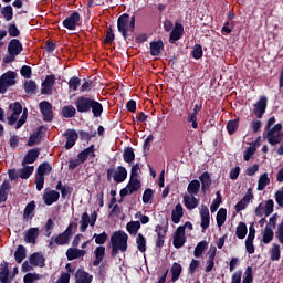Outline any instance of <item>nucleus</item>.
I'll return each mask as SVG.
<instances>
[{"instance_id": "f257e3e1", "label": "nucleus", "mask_w": 283, "mask_h": 283, "mask_svg": "<svg viewBox=\"0 0 283 283\" xmlns=\"http://www.w3.org/2000/svg\"><path fill=\"white\" fill-rule=\"evenodd\" d=\"M127 240H129V235L123 231L114 232L111 237L112 244V255L116 258L118 255V251L125 253L127 251Z\"/></svg>"}, {"instance_id": "f03ea898", "label": "nucleus", "mask_w": 283, "mask_h": 283, "mask_svg": "<svg viewBox=\"0 0 283 283\" xmlns=\"http://www.w3.org/2000/svg\"><path fill=\"white\" fill-rule=\"evenodd\" d=\"M118 32H120L124 39H127L132 32H134V28H136V17H129V14L124 13L117 20Z\"/></svg>"}, {"instance_id": "7ed1b4c3", "label": "nucleus", "mask_w": 283, "mask_h": 283, "mask_svg": "<svg viewBox=\"0 0 283 283\" xmlns=\"http://www.w3.org/2000/svg\"><path fill=\"white\" fill-rule=\"evenodd\" d=\"M21 52H23V44H21V41L18 39L11 40L8 45L9 55L4 57V63H12Z\"/></svg>"}, {"instance_id": "20e7f679", "label": "nucleus", "mask_w": 283, "mask_h": 283, "mask_svg": "<svg viewBox=\"0 0 283 283\" xmlns=\"http://www.w3.org/2000/svg\"><path fill=\"white\" fill-rule=\"evenodd\" d=\"M265 138L272 147H274V145H280L283 138L282 124H276L274 127L268 128Z\"/></svg>"}, {"instance_id": "39448f33", "label": "nucleus", "mask_w": 283, "mask_h": 283, "mask_svg": "<svg viewBox=\"0 0 283 283\" xmlns=\"http://www.w3.org/2000/svg\"><path fill=\"white\" fill-rule=\"evenodd\" d=\"M17 85V73L9 71L0 77V94H6L9 87Z\"/></svg>"}, {"instance_id": "423d86ee", "label": "nucleus", "mask_w": 283, "mask_h": 283, "mask_svg": "<svg viewBox=\"0 0 283 283\" xmlns=\"http://www.w3.org/2000/svg\"><path fill=\"white\" fill-rule=\"evenodd\" d=\"M52 171V166L48 163H43L38 168V174L35 177V185L38 191H41L43 189V185H45V175L50 174Z\"/></svg>"}, {"instance_id": "0eeeda50", "label": "nucleus", "mask_w": 283, "mask_h": 283, "mask_svg": "<svg viewBox=\"0 0 283 283\" xmlns=\"http://www.w3.org/2000/svg\"><path fill=\"white\" fill-rule=\"evenodd\" d=\"M23 112V106H21V103L15 102L13 104L9 105V111H8V124L9 125H14L17 120H19V116H21Z\"/></svg>"}, {"instance_id": "6e6552de", "label": "nucleus", "mask_w": 283, "mask_h": 283, "mask_svg": "<svg viewBox=\"0 0 283 283\" xmlns=\"http://www.w3.org/2000/svg\"><path fill=\"white\" fill-rule=\"evenodd\" d=\"M74 227L76 226L71 223L60 235L51 238L50 247H52L54 243L60 245L67 244L70 242V238H72V229Z\"/></svg>"}, {"instance_id": "1a4fd4ad", "label": "nucleus", "mask_w": 283, "mask_h": 283, "mask_svg": "<svg viewBox=\"0 0 283 283\" xmlns=\"http://www.w3.org/2000/svg\"><path fill=\"white\" fill-rule=\"evenodd\" d=\"M112 176L115 182H125L127 180V169L123 166H118L115 170L108 169L107 177L111 178Z\"/></svg>"}, {"instance_id": "9d476101", "label": "nucleus", "mask_w": 283, "mask_h": 283, "mask_svg": "<svg viewBox=\"0 0 283 283\" xmlns=\"http://www.w3.org/2000/svg\"><path fill=\"white\" fill-rule=\"evenodd\" d=\"M94 99L85 97V96H80L75 101V107L80 114H87L90 109H92V102Z\"/></svg>"}, {"instance_id": "9b49d317", "label": "nucleus", "mask_w": 283, "mask_h": 283, "mask_svg": "<svg viewBox=\"0 0 283 283\" xmlns=\"http://www.w3.org/2000/svg\"><path fill=\"white\" fill-rule=\"evenodd\" d=\"M140 189V180L138 178H130L127 186L120 190V196L125 198V196H132V193L138 191Z\"/></svg>"}, {"instance_id": "f8f14e48", "label": "nucleus", "mask_w": 283, "mask_h": 283, "mask_svg": "<svg viewBox=\"0 0 283 283\" xmlns=\"http://www.w3.org/2000/svg\"><path fill=\"white\" fill-rule=\"evenodd\" d=\"M187 242V237L185 235V227H178L174 233L172 244L175 249H182Z\"/></svg>"}, {"instance_id": "ddd939ff", "label": "nucleus", "mask_w": 283, "mask_h": 283, "mask_svg": "<svg viewBox=\"0 0 283 283\" xmlns=\"http://www.w3.org/2000/svg\"><path fill=\"white\" fill-rule=\"evenodd\" d=\"M266 96L260 97L258 103L254 104L253 114L256 116V118H262L264 116V113L266 112V104H268Z\"/></svg>"}, {"instance_id": "4468645a", "label": "nucleus", "mask_w": 283, "mask_h": 283, "mask_svg": "<svg viewBox=\"0 0 283 283\" xmlns=\"http://www.w3.org/2000/svg\"><path fill=\"white\" fill-rule=\"evenodd\" d=\"M80 21L81 14H78V12H73L63 21V25L66 28V30H76V25H78Z\"/></svg>"}, {"instance_id": "2eb2a0df", "label": "nucleus", "mask_w": 283, "mask_h": 283, "mask_svg": "<svg viewBox=\"0 0 283 283\" xmlns=\"http://www.w3.org/2000/svg\"><path fill=\"white\" fill-rule=\"evenodd\" d=\"M251 200H253V190L249 188L245 196L235 205V211H244Z\"/></svg>"}, {"instance_id": "dca6fc26", "label": "nucleus", "mask_w": 283, "mask_h": 283, "mask_svg": "<svg viewBox=\"0 0 283 283\" xmlns=\"http://www.w3.org/2000/svg\"><path fill=\"white\" fill-rule=\"evenodd\" d=\"M216 253H218V249L214 245H211L209 251H208V261H207V266L205 269L206 273H211L213 271V268L216 266Z\"/></svg>"}, {"instance_id": "f3484780", "label": "nucleus", "mask_w": 283, "mask_h": 283, "mask_svg": "<svg viewBox=\"0 0 283 283\" xmlns=\"http://www.w3.org/2000/svg\"><path fill=\"white\" fill-rule=\"evenodd\" d=\"M200 217H201V229L203 231H207L211 222V216L209 214V208H207V206L205 205L200 207Z\"/></svg>"}, {"instance_id": "a211bd4d", "label": "nucleus", "mask_w": 283, "mask_h": 283, "mask_svg": "<svg viewBox=\"0 0 283 283\" xmlns=\"http://www.w3.org/2000/svg\"><path fill=\"white\" fill-rule=\"evenodd\" d=\"M64 136L66 138L65 148L66 149H72V147H74V145H76V140H78V134L74 129H67L64 133Z\"/></svg>"}, {"instance_id": "6ab92c4d", "label": "nucleus", "mask_w": 283, "mask_h": 283, "mask_svg": "<svg viewBox=\"0 0 283 283\" xmlns=\"http://www.w3.org/2000/svg\"><path fill=\"white\" fill-rule=\"evenodd\" d=\"M94 227L96 224V214H92V218H90V214L87 212H84L82 214L81 219V231H87V227Z\"/></svg>"}, {"instance_id": "aec40b11", "label": "nucleus", "mask_w": 283, "mask_h": 283, "mask_svg": "<svg viewBox=\"0 0 283 283\" xmlns=\"http://www.w3.org/2000/svg\"><path fill=\"white\" fill-rule=\"evenodd\" d=\"M59 198H61V195L59 193V191L49 190V189H46V190L44 191L43 200H44V202H45L48 206L54 205V202H57V201H59Z\"/></svg>"}, {"instance_id": "412c9836", "label": "nucleus", "mask_w": 283, "mask_h": 283, "mask_svg": "<svg viewBox=\"0 0 283 283\" xmlns=\"http://www.w3.org/2000/svg\"><path fill=\"white\" fill-rule=\"evenodd\" d=\"M39 228H30L24 232V242L28 244H36V239L39 238Z\"/></svg>"}, {"instance_id": "4be33fe9", "label": "nucleus", "mask_w": 283, "mask_h": 283, "mask_svg": "<svg viewBox=\"0 0 283 283\" xmlns=\"http://www.w3.org/2000/svg\"><path fill=\"white\" fill-rule=\"evenodd\" d=\"M29 262L32 264V266H39L40 269H43V266H45V256H43L42 253L35 252L30 255Z\"/></svg>"}, {"instance_id": "5701e85b", "label": "nucleus", "mask_w": 283, "mask_h": 283, "mask_svg": "<svg viewBox=\"0 0 283 283\" xmlns=\"http://www.w3.org/2000/svg\"><path fill=\"white\" fill-rule=\"evenodd\" d=\"M40 109L44 120L50 122L52 120V118H54V115L52 114V104H50L49 102L40 103Z\"/></svg>"}, {"instance_id": "b1692460", "label": "nucleus", "mask_w": 283, "mask_h": 283, "mask_svg": "<svg viewBox=\"0 0 283 283\" xmlns=\"http://www.w3.org/2000/svg\"><path fill=\"white\" fill-rule=\"evenodd\" d=\"M54 81H56V77L54 75H48L42 83L41 92L42 94H52V87H54Z\"/></svg>"}, {"instance_id": "393cba45", "label": "nucleus", "mask_w": 283, "mask_h": 283, "mask_svg": "<svg viewBox=\"0 0 283 283\" xmlns=\"http://www.w3.org/2000/svg\"><path fill=\"white\" fill-rule=\"evenodd\" d=\"M184 205L189 211L196 209L200 201L193 195H184Z\"/></svg>"}, {"instance_id": "a878e982", "label": "nucleus", "mask_w": 283, "mask_h": 283, "mask_svg": "<svg viewBox=\"0 0 283 283\" xmlns=\"http://www.w3.org/2000/svg\"><path fill=\"white\" fill-rule=\"evenodd\" d=\"M85 253H87L85 250L69 248L66 251V258L67 260H78V258H84Z\"/></svg>"}, {"instance_id": "bb28decb", "label": "nucleus", "mask_w": 283, "mask_h": 283, "mask_svg": "<svg viewBox=\"0 0 283 283\" xmlns=\"http://www.w3.org/2000/svg\"><path fill=\"white\" fill-rule=\"evenodd\" d=\"M75 283H92V275L83 270H77L75 273Z\"/></svg>"}, {"instance_id": "cd10ccee", "label": "nucleus", "mask_w": 283, "mask_h": 283, "mask_svg": "<svg viewBox=\"0 0 283 283\" xmlns=\"http://www.w3.org/2000/svg\"><path fill=\"white\" fill-rule=\"evenodd\" d=\"M39 149H31L27 153L25 157L23 158L22 165H32L39 158Z\"/></svg>"}, {"instance_id": "c85d7f7f", "label": "nucleus", "mask_w": 283, "mask_h": 283, "mask_svg": "<svg viewBox=\"0 0 283 283\" xmlns=\"http://www.w3.org/2000/svg\"><path fill=\"white\" fill-rule=\"evenodd\" d=\"M280 258H282V250L280 244L274 243L270 250V260H272V262H280Z\"/></svg>"}, {"instance_id": "c756f323", "label": "nucleus", "mask_w": 283, "mask_h": 283, "mask_svg": "<svg viewBox=\"0 0 283 283\" xmlns=\"http://www.w3.org/2000/svg\"><path fill=\"white\" fill-rule=\"evenodd\" d=\"M182 216H185V213L182 212V205L178 203L171 212L172 222L175 224L180 223V220H182Z\"/></svg>"}, {"instance_id": "7c9ffc66", "label": "nucleus", "mask_w": 283, "mask_h": 283, "mask_svg": "<svg viewBox=\"0 0 283 283\" xmlns=\"http://www.w3.org/2000/svg\"><path fill=\"white\" fill-rule=\"evenodd\" d=\"M19 177L22 180H28L31 174H34V166H28L27 164L22 165V168L18 170Z\"/></svg>"}, {"instance_id": "2f4dec72", "label": "nucleus", "mask_w": 283, "mask_h": 283, "mask_svg": "<svg viewBox=\"0 0 283 283\" xmlns=\"http://www.w3.org/2000/svg\"><path fill=\"white\" fill-rule=\"evenodd\" d=\"M163 48H165V44L163 41H156L150 43V54L151 56H160L163 54Z\"/></svg>"}, {"instance_id": "473e14b6", "label": "nucleus", "mask_w": 283, "mask_h": 283, "mask_svg": "<svg viewBox=\"0 0 283 283\" xmlns=\"http://www.w3.org/2000/svg\"><path fill=\"white\" fill-rule=\"evenodd\" d=\"M185 28L180 23H176L174 30L170 32V41H178L182 36Z\"/></svg>"}, {"instance_id": "72a5a7b5", "label": "nucleus", "mask_w": 283, "mask_h": 283, "mask_svg": "<svg viewBox=\"0 0 283 283\" xmlns=\"http://www.w3.org/2000/svg\"><path fill=\"white\" fill-rule=\"evenodd\" d=\"M95 253V260L93 262V264L95 266H98V264H101V262H103L104 258H105V247L99 245L95 249L94 251Z\"/></svg>"}, {"instance_id": "f704fd0d", "label": "nucleus", "mask_w": 283, "mask_h": 283, "mask_svg": "<svg viewBox=\"0 0 283 283\" xmlns=\"http://www.w3.org/2000/svg\"><path fill=\"white\" fill-rule=\"evenodd\" d=\"M269 185H271V179L269 178V174L264 172L259 177L258 191H264Z\"/></svg>"}, {"instance_id": "c9c22d12", "label": "nucleus", "mask_w": 283, "mask_h": 283, "mask_svg": "<svg viewBox=\"0 0 283 283\" xmlns=\"http://www.w3.org/2000/svg\"><path fill=\"white\" fill-rule=\"evenodd\" d=\"M87 158H94V146H90L84 151L80 153L77 160L83 164L87 160Z\"/></svg>"}, {"instance_id": "e433bc0d", "label": "nucleus", "mask_w": 283, "mask_h": 283, "mask_svg": "<svg viewBox=\"0 0 283 283\" xmlns=\"http://www.w3.org/2000/svg\"><path fill=\"white\" fill-rule=\"evenodd\" d=\"M43 275L36 273V272H29L24 275L23 282L24 283H36L39 280H42Z\"/></svg>"}, {"instance_id": "4c0bfd02", "label": "nucleus", "mask_w": 283, "mask_h": 283, "mask_svg": "<svg viewBox=\"0 0 283 283\" xmlns=\"http://www.w3.org/2000/svg\"><path fill=\"white\" fill-rule=\"evenodd\" d=\"M126 230L130 235H136L140 231V221H130L126 224Z\"/></svg>"}, {"instance_id": "58836bf2", "label": "nucleus", "mask_w": 283, "mask_h": 283, "mask_svg": "<svg viewBox=\"0 0 283 283\" xmlns=\"http://www.w3.org/2000/svg\"><path fill=\"white\" fill-rule=\"evenodd\" d=\"M227 222V209L220 208L217 212V226L222 229V226Z\"/></svg>"}, {"instance_id": "ea45409f", "label": "nucleus", "mask_w": 283, "mask_h": 283, "mask_svg": "<svg viewBox=\"0 0 283 283\" xmlns=\"http://www.w3.org/2000/svg\"><path fill=\"white\" fill-rule=\"evenodd\" d=\"M187 191L190 196H198V192L200 191V182L196 179L190 181Z\"/></svg>"}, {"instance_id": "a19ab883", "label": "nucleus", "mask_w": 283, "mask_h": 283, "mask_svg": "<svg viewBox=\"0 0 283 283\" xmlns=\"http://www.w3.org/2000/svg\"><path fill=\"white\" fill-rule=\"evenodd\" d=\"M8 191H10V182L4 181L0 187V205L8 200Z\"/></svg>"}, {"instance_id": "79ce46f5", "label": "nucleus", "mask_w": 283, "mask_h": 283, "mask_svg": "<svg viewBox=\"0 0 283 283\" xmlns=\"http://www.w3.org/2000/svg\"><path fill=\"white\" fill-rule=\"evenodd\" d=\"M91 109L95 118H99V116L103 114V105L94 99L91 103Z\"/></svg>"}, {"instance_id": "37998d69", "label": "nucleus", "mask_w": 283, "mask_h": 283, "mask_svg": "<svg viewBox=\"0 0 283 283\" xmlns=\"http://www.w3.org/2000/svg\"><path fill=\"white\" fill-rule=\"evenodd\" d=\"M207 247H209V243H207V241L199 242L195 248V252H193L195 258H201L202 253L207 251Z\"/></svg>"}, {"instance_id": "c03bdc74", "label": "nucleus", "mask_w": 283, "mask_h": 283, "mask_svg": "<svg viewBox=\"0 0 283 283\" xmlns=\"http://www.w3.org/2000/svg\"><path fill=\"white\" fill-rule=\"evenodd\" d=\"M247 223L240 222L235 230V235L239 238V240H244L247 238Z\"/></svg>"}, {"instance_id": "a18cd8bd", "label": "nucleus", "mask_w": 283, "mask_h": 283, "mask_svg": "<svg viewBox=\"0 0 283 283\" xmlns=\"http://www.w3.org/2000/svg\"><path fill=\"white\" fill-rule=\"evenodd\" d=\"M136 244H137V249H138V251H140V253H145V251H147V240H145V237L143 234L139 233L137 235Z\"/></svg>"}, {"instance_id": "49530a36", "label": "nucleus", "mask_w": 283, "mask_h": 283, "mask_svg": "<svg viewBox=\"0 0 283 283\" xmlns=\"http://www.w3.org/2000/svg\"><path fill=\"white\" fill-rule=\"evenodd\" d=\"M199 180L201 181L202 185V191H207L209 187L211 186V177L209 176V172H203L200 177Z\"/></svg>"}, {"instance_id": "de8ad7c7", "label": "nucleus", "mask_w": 283, "mask_h": 283, "mask_svg": "<svg viewBox=\"0 0 283 283\" xmlns=\"http://www.w3.org/2000/svg\"><path fill=\"white\" fill-rule=\"evenodd\" d=\"M10 275V270L8 269V263L1 264L0 268V282L8 283V277Z\"/></svg>"}, {"instance_id": "09e8293b", "label": "nucleus", "mask_w": 283, "mask_h": 283, "mask_svg": "<svg viewBox=\"0 0 283 283\" xmlns=\"http://www.w3.org/2000/svg\"><path fill=\"white\" fill-rule=\"evenodd\" d=\"M14 258L18 264H21L23 260H25V247L19 245L18 249L14 252Z\"/></svg>"}, {"instance_id": "8fccbe9b", "label": "nucleus", "mask_w": 283, "mask_h": 283, "mask_svg": "<svg viewBox=\"0 0 283 283\" xmlns=\"http://www.w3.org/2000/svg\"><path fill=\"white\" fill-rule=\"evenodd\" d=\"M275 234L273 233V229L271 227L266 226L263 232V243L269 244L270 242L273 241V237Z\"/></svg>"}, {"instance_id": "3c124183", "label": "nucleus", "mask_w": 283, "mask_h": 283, "mask_svg": "<svg viewBox=\"0 0 283 283\" xmlns=\"http://www.w3.org/2000/svg\"><path fill=\"white\" fill-rule=\"evenodd\" d=\"M255 151H258V148L255 147V144H250V146L247 148L243 158L247 163H249V160H251V158H253V156L255 155Z\"/></svg>"}, {"instance_id": "603ef678", "label": "nucleus", "mask_w": 283, "mask_h": 283, "mask_svg": "<svg viewBox=\"0 0 283 283\" xmlns=\"http://www.w3.org/2000/svg\"><path fill=\"white\" fill-rule=\"evenodd\" d=\"M170 271L172 274V282H176L178 281V277H180V273H182V265L174 263Z\"/></svg>"}, {"instance_id": "864d4df0", "label": "nucleus", "mask_w": 283, "mask_h": 283, "mask_svg": "<svg viewBox=\"0 0 283 283\" xmlns=\"http://www.w3.org/2000/svg\"><path fill=\"white\" fill-rule=\"evenodd\" d=\"M62 114L64 118H73V116H76V108L72 105L64 106L62 108Z\"/></svg>"}, {"instance_id": "5fc2aeb1", "label": "nucleus", "mask_w": 283, "mask_h": 283, "mask_svg": "<svg viewBox=\"0 0 283 283\" xmlns=\"http://www.w3.org/2000/svg\"><path fill=\"white\" fill-rule=\"evenodd\" d=\"M24 91L27 94H35L36 92V82L29 80L24 83Z\"/></svg>"}, {"instance_id": "6e6d98bb", "label": "nucleus", "mask_w": 283, "mask_h": 283, "mask_svg": "<svg viewBox=\"0 0 283 283\" xmlns=\"http://www.w3.org/2000/svg\"><path fill=\"white\" fill-rule=\"evenodd\" d=\"M123 158L125 163H134L136 155L134 154L133 148H126L123 154Z\"/></svg>"}, {"instance_id": "4d7b16f0", "label": "nucleus", "mask_w": 283, "mask_h": 283, "mask_svg": "<svg viewBox=\"0 0 283 283\" xmlns=\"http://www.w3.org/2000/svg\"><path fill=\"white\" fill-rule=\"evenodd\" d=\"M220 205H222V195H220V192H217V198L210 206L211 213H216V211H218V209L220 208Z\"/></svg>"}, {"instance_id": "13d9d810", "label": "nucleus", "mask_w": 283, "mask_h": 283, "mask_svg": "<svg viewBox=\"0 0 283 283\" xmlns=\"http://www.w3.org/2000/svg\"><path fill=\"white\" fill-rule=\"evenodd\" d=\"M1 14L4 17L6 21H12V17H14V12L12 11L11 6H7L1 9Z\"/></svg>"}, {"instance_id": "bf43d9fd", "label": "nucleus", "mask_w": 283, "mask_h": 283, "mask_svg": "<svg viewBox=\"0 0 283 283\" xmlns=\"http://www.w3.org/2000/svg\"><path fill=\"white\" fill-rule=\"evenodd\" d=\"M238 127H240V122L238 119L228 122L227 129L230 135H233L234 132H238Z\"/></svg>"}, {"instance_id": "052dcab7", "label": "nucleus", "mask_w": 283, "mask_h": 283, "mask_svg": "<svg viewBox=\"0 0 283 283\" xmlns=\"http://www.w3.org/2000/svg\"><path fill=\"white\" fill-rule=\"evenodd\" d=\"M198 115L197 111L195 109L192 113L188 114L187 122L191 123L193 129H198Z\"/></svg>"}, {"instance_id": "680f3d73", "label": "nucleus", "mask_w": 283, "mask_h": 283, "mask_svg": "<svg viewBox=\"0 0 283 283\" xmlns=\"http://www.w3.org/2000/svg\"><path fill=\"white\" fill-rule=\"evenodd\" d=\"M274 206L275 203L273 202L272 199H269L268 201H265V203H263L265 218L271 216V213H273Z\"/></svg>"}, {"instance_id": "e2e57ef3", "label": "nucleus", "mask_w": 283, "mask_h": 283, "mask_svg": "<svg viewBox=\"0 0 283 283\" xmlns=\"http://www.w3.org/2000/svg\"><path fill=\"white\" fill-rule=\"evenodd\" d=\"M34 209H36V203L34 201L29 202L24 209V218H30L34 213Z\"/></svg>"}, {"instance_id": "0e129e2a", "label": "nucleus", "mask_w": 283, "mask_h": 283, "mask_svg": "<svg viewBox=\"0 0 283 283\" xmlns=\"http://www.w3.org/2000/svg\"><path fill=\"white\" fill-rule=\"evenodd\" d=\"M251 282H253V268L248 266L245 269L242 283H251Z\"/></svg>"}, {"instance_id": "69168bd1", "label": "nucleus", "mask_w": 283, "mask_h": 283, "mask_svg": "<svg viewBox=\"0 0 283 283\" xmlns=\"http://www.w3.org/2000/svg\"><path fill=\"white\" fill-rule=\"evenodd\" d=\"M193 59H202V46L200 44H196L192 50Z\"/></svg>"}, {"instance_id": "338daca9", "label": "nucleus", "mask_w": 283, "mask_h": 283, "mask_svg": "<svg viewBox=\"0 0 283 283\" xmlns=\"http://www.w3.org/2000/svg\"><path fill=\"white\" fill-rule=\"evenodd\" d=\"M276 239L281 244H283V222H281L276 230Z\"/></svg>"}, {"instance_id": "774afa93", "label": "nucleus", "mask_w": 283, "mask_h": 283, "mask_svg": "<svg viewBox=\"0 0 283 283\" xmlns=\"http://www.w3.org/2000/svg\"><path fill=\"white\" fill-rule=\"evenodd\" d=\"M275 201L277 202L279 207H283V187L281 190L276 191Z\"/></svg>"}]
</instances>
